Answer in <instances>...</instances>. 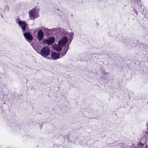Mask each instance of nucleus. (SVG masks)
Listing matches in <instances>:
<instances>
[{"label":"nucleus","mask_w":148,"mask_h":148,"mask_svg":"<svg viewBox=\"0 0 148 148\" xmlns=\"http://www.w3.org/2000/svg\"><path fill=\"white\" fill-rule=\"evenodd\" d=\"M68 40V39L67 37L64 36L59 41L58 45H53V48L58 51H61L62 47L65 46Z\"/></svg>","instance_id":"1"},{"label":"nucleus","mask_w":148,"mask_h":148,"mask_svg":"<svg viewBox=\"0 0 148 148\" xmlns=\"http://www.w3.org/2000/svg\"><path fill=\"white\" fill-rule=\"evenodd\" d=\"M39 9L37 8H34L31 10L29 12V18L32 19H35L39 16L38 12Z\"/></svg>","instance_id":"2"},{"label":"nucleus","mask_w":148,"mask_h":148,"mask_svg":"<svg viewBox=\"0 0 148 148\" xmlns=\"http://www.w3.org/2000/svg\"><path fill=\"white\" fill-rule=\"evenodd\" d=\"M37 51L42 57L46 58L49 55L50 50L48 47H44L40 51Z\"/></svg>","instance_id":"3"},{"label":"nucleus","mask_w":148,"mask_h":148,"mask_svg":"<svg viewBox=\"0 0 148 148\" xmlns=\"http://www.w3.org/2000/svg\"><path fill=\"white\" fill-rule=\"evenodd\" d=\"M55 41V38L53 36L49 37L47 39L43 40L44 43L45 42L48 45H50L53 44Z\"/></svg>","instance_id":"4"},{"label":"nucleus","mask_w":148,"mask_h":148,"mask_svg":"<svg viewBox=\"0 0 148 148\" xmlns=\"http://www.w3.org/2000/svg\"><path fill=\"white\" fill-rule=\"evenodd\" d=\"M18 25L22 29L23 33L27 31L26 27L27 24L24 21H20L18 23Z\"/></svg>","instance_id":"5"},{"label":"nucleus","mask_w":148,"mask_h":148,"mask_svg":"<svg viewBox=\"0 0 148 148\" xmlns=\"http://www.w3.org/2000/svg\"><path fill=\"white\" fill-rule=\"evenodd\" d=\"M23 33L25 39L27 41L29 42L33 39V37L29 32H25Z\"/></svg>","instance_id":"6"},{"label":"nucleus","mask_w":148,"mask_h":148,"mask_svg":"<svg viewBox=\"0 0 148 148\" xmlns=\"http://www.w3.org/2000/svg\"><path fill=\"white\" fill-rule=\"evenodd\" d=\"M44 36V33L41 29H39L38 31L37 37V39L38 41L42 40Z\"/></svg>","instance_id":"7"},{"label":"nucleus","mask_w":148,"mask_h":148,"mask_svg":"<svg viewBox=\"0 0 148 148\" xmlns=\"http://www.w3.org/2000/svg\"><path fill=\"white\" fill-rule=\"evenodd\" d=\"M63 29H61L60 27L53 28L51 29V30L52 34L56 33L58 34H62V30Z\"/></svg>","instance_id":"8"},{"label":"nucleus","mask_w":148,"mask_h":148,"mask_svg":"<svg viewBox=\"0 0 148 148\" xmlns=\"http://www.w3.org/2000/svg\"><path fill=\"white\" fill-rule=\"evenodd\" d=\"M52 59L53 60H56L60 58V55L58 53L55 52L51 53Z\"/></svg>","instance_id":"9"},{"label":"nucleus","mask_w":148,"mask_h":148,"mask_svg":"<svg viewBox=\"0 0 148 148\" xmlns=\"http://www.w3.org/2000/svg\"><path fill=\"white\" fill-rule=\"evenodd\" d=\"M51 29H43L44 32L46 35L49 36L51 34H52V32Z\"/></svg>","instance_id":"10"},{"label":"nucleus","mask_w":148,"mask_h":148,"mask_svg":"<svg viewBox=\"0 0 148 148\" xmlns=\"http://www.w3.org/2000/svg\"><path fill=\"white\" fill-rule=\"evenodd\" d=\"M68 50V47L66 50H64V51L63 50L62 51L59 53V54H60V56H61V57H62L66 53Z\"/></svg>","instance_id":"11"},{"label":"nucleus","mask_w":148,"mask_h":148,"mask_svg":"<svg viewBox=\"0 0 148 148\" xmlns=\"http://www.w3.org/2000/svg\"><path fill=\"white\" fill-rule=\"evenodd\" d=\"M138 148H148V146L146 144L144 146V145L140 143L138 145Z\"/></svg>","instance_id":"12"},{"label":"nucleus","mask_w":148,"mask_h":148,"mask_svg":"<svg viewBox=\"0 0 148 148\" xmlns=\"http://www.w3.org/2000/svg\"><path fill=\"white\" fill-rule=\"evenodd\" d=\"M20 21H22L18 19H16V23L18 24V22Z\"/></svg>","instance_id":"13"},{"label":"nucleus","mask_w":148,"mask_h":148,"mask_svg":"<svg viewBox=\"0 0 148 148\" xmlns=\"http://www.w3.org/2000/svg\"><path fill=\"white\" fill-rule=\"evenodd\" d=\"M82 56V54H81L79 55V57L80 58H81Z\"/></svg>","instance_id":"14"},{"label":"nucleus","mask_w":148,"mask_h":148,"mask_svg":"<svg viewBox=\"0 0 148 148\" xmlns=\"http://www.w3.org/2000/svg\"><path fill=\"white\" fill-rule=\"evenodd\" d=\"M5 7H6L7 8H8V6H7V5H5Z\"/></svg>","instance_id":"15"},{"label":"nucleus","mask_w":148,"mask_h":148,"mask_svg":"<svg viewBox=\"0 0 148 148\" xmlns=\"http://www.w3.org/2000/svg\"><path fill=\"white\" fill-rule=\"evenodd\" d=\"M80 59L81 60H80L81 61H82L83 60H82V58H80Z\"/></svg>","instance_id":"16"},{"label":"nucleus","mask_w":148,"mask_h":148,"mask_svg":"<svg viewBox=\"0 0 148 148\" xmlns=\"http://www.w3.org/2000/svg\"><path fill=\"white\" fill-rule=\"evenodd\" d=\"M70 39H71V40L72 39V38H70Z\"/></svg>","instance_id":"17"},{"label":"nucleus","mask_w":148,"mask_h":148,"mask_svg":"<svg viewBox=\"0 0 148 148\" xmlns=\"http://www.w3.org/2000/svg\"><path fill=\"white\" fill-rule=\"evenodd\" d=\"M70 39H71V40L72 39V38H70Z\"/></svg>","instance_id":"18"},{"label":"nucleus","mask_w":148,"mask_h":148,"mask_svg":"<svg viewBox=\"0 0 148 148\" xmlns=\"http://www.w3.org/2000/svg\"><path fill=\"white\" fill-rule=\"evenodd\" d=\"M70 39H71V40L72 39V38H70Z\"/></svg>","instance_id":"19"}]
</instances>
